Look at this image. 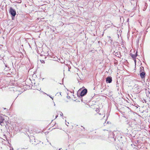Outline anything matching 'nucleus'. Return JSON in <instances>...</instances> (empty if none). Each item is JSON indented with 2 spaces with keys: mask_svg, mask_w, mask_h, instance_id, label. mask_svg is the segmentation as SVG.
Listing matches in <instances>:
<instances>
[{
  "mask_svg": "<svg viewBox=\"0 0 150 150\" xmlns=\"http://www.w3.org/2000/svg\"><path fill=\"white\" fill-rule=\"evenodd\" d=\"M9 12L11 15L12 19L13 20L16 15V12L15 10L11 7H10Z\"/></svg>",
  "mask_w": 150,
  "mask_h": 150,
  "instance_id": "nucleus-1",
  "label": "nucleus"
},
{
  "mask_svg": "<svg viewBox=\"0 0 150 150\" xmlns=\"http://www.w3.org/2000/svg\"><path fill=\"white\" fill-rule=\"evenodd\" d=\"M146 73L144 72V68L143 67H141L140 68V75L142 79H144L145 78Z\"/></svg>",
  "mask_w": 150,
  "mask_h": 150,
  "instance_id": "nucleus-2",
  "label": "nucleus"
},
{
  "mask_svg": "<svg viewBox=\"0 0 150 150\" xmlns=\"http://www.w3.org/2000/svg\"><path fill=\"white\" fill-rule=\"evenodd\" d=\"M87 93V90L86 89H84L82 90L80 93V96H83L85 95Z\"/></svg>",
  "mask_w": 150,
  "mask_h": 150,
  "instance_id": "nucleus-3",
  "label": "nucleus"
},
{
  "mask_svg": "<svg viewBox=\"0 0 150 150\" xmlns=\"http://www.w3.org/2000/svg\"><path fill=\"white\" fill-rule=\"evenodd\" d=\"M112 78L110 76H108L106 78V81L107 83H110L112 82Z\"/></svg>",
  "mask_w": 150,
  "mask_h": 150,
  "instance_id": "nucleus-4",
  "label": "nucleus"
},
{
  "mask_svg": "<svg viewBox=\"0 0 150 150\" xmlns=\"http://www.w3.org/2000/svg\"><path fill=\"white\" fill-rule=\"evenodd\" d=\"M4 120V118L3 115H0V124L1 125L3 123V121Z\"/></svg>",
  "mask_w": 150,
  "mask_h": 150,
  "instance_id": "nucleus-5",
  "label": "nucleus"
},
{
  "mask_svg": "<svg viewBox=\"0 0 150 150\" xmlns=\"http://www.w3.org/2000/svg\"><path fill=\"white\" fill-rule=\"evenodd\" d=\"M114 53H115L114 54L115 56L119 58H121V55L120 52H114Z\"/></svg>",
  "mask_w": 150,
  "mask_h": 150,
  "instance_id": "nucleus-6",
  "label": "nucleus"
},
{
  "mask_svg": "<svg viewBox=\"0 0 150 150\" xmlns=\"http://www.w3.org/2000/svg\"><path fill=\"white\" fill-rule=\"evenodd\" d=\"M130 55L131 57L132 58H133L134 59H136V57L137 56V52H136L135 54H132L131 53Z\"/></svg>",
  "mask_w": 150,
  "mask_h": 150,
  "instance_id": "nucleus-7",
  "label": "nucleus"
},
{
  "mask_svg": "<svg viewBox=\"0 0 150 150\" xmlns=\"http://www.w3.org/2000/svg\"><path fill=\"white\" fill-rule=\"evenodd\" d=\"M108 38H109V40H110V41H109H109L110 42H111L112 41V40H111V37L109 36L108 37Z\"/></svg>",
  "mask_w": 150,
  "mask_h": 150,
  "instance_id": "nucleus-8",
  "label": "nucleus"
},
{
  "mask_svg": "<svg viewBox=\"0 0 150 150\" xmlns=\"http://www.w3.org/2000/svg\"><path fill=\"white\" fill-rule=\"evenodd\" d=\"M40 62L42 63H45V61L43 60H40Z\"/></svg>",
  "mask_w": 150,
  "mask_h": 150,
  "instance_id": "nucleus-9",
  "label": "nucleus"
},
{
  "mask_svg": "<svg viewBox=\"0 0 150 150\" xmlns=\"http://www.w3.org/2000/svg\"><path fill=\"white\" fill-rule=\"evenodd\" d=\"M58 115H56V117H55V119L57 117H58Z\"/></svg>",
  "mask_w": 150,
  "mask_h": 150,
  "instance_id": "nucleus-10",
  "label": "nucleus"
},
{
  "mask_svg": "<svg viewBox=\"0 0 150 150\" xmlns=\"http://www.w3.org/2000/svg\"><path fill=\"white\" fill-rule=\"evenodd\" d=\"M134 61L135 62H136V59H134Z\"/></svg>",
  "mask_w": 150,
  "mask_h": 150,
  "instance_id": "nucleus-11",
  "label": "nucleus"
},
{
  "mask_svg": "<svg viewBox=\"0 0 150 150\" xmlns=\"http://www.w3.org/2000/svg\"><path fill=\"white\" fill-rule=\"evenodd\" d=\"M61 115L62 116V115H63V114L62 113H61V114L60 115Z\"/></svg>",
  "mask_w": 150,
  "mask_h": 150,
  "instance_id": "nucleus-12",
  "label": "nucleus"
},
{
  "mask_svg": "<svg viewBox=\"0 0 150 150\" xmlns=\"http://www.w3.org/2000/svg\"><path fill=\"white\" fill-rule=\"evenodd\" d=\"M137 88H138V86H137L136 87V88H137Z\"/></svg>",
  "mask_w": 150,
  "mask_h": 150,
  "instance_id": "nucleus-13",
  "label": "nucleus"
},
{
  "mask_svg": "<svg viewBox=\"0 0 150 150\" xmlns=\"http://www.w3.org/2000/svg\"><path fill=\"white\" fill-rule=\"evenodd\" d=\"M60 93V95H61V92H60V93Z\"/></svg>",
  "mask_w": 150,
  "mask_h": 150,
  "instance_id": "nucleus-14",
  "label": "nucleus"
},
{
  "mask_svg": "<svg viewBox=\"0 0 150 150\" xmlns=\"http://www.w3.org/2000/svg\"><path fill=\"white\" fill-rule=\"evenodd\" d=\"M83 129H85V128H84V127H83Z\"/></svg>",
  "mask_w": 150,
  "mask_h": 150,
  "instance_id": "nucleus-15",
  "label": "nucleus"
},
{
  "mask_svg": "<svg viewBox=\"0 0 150 150\" xmlns=\"http://www.w3.org/2000/svg\"><path fill=\"white\" fill-rule=\"evenodd\" d=\"M129 20V19H127V20L128 21Z\"/></svg>",
  "mask_w": 150,
  "mask_h": 150,
  "instance_id": "nucleus-16",
  "label": "nucleus"
},
{
  "mask_svg": "<svg viewBox=\"0 0 150 150\" xmlns=\"http://www.w3.org/2000/svg\"><path fill=\"white\" fill-rule=\"evenodd\" d=\"M129 20V19H127V20L128 21Z\"/></svg>",
  "mask_w": 150,
  "mask_h": 150,
  "instance_id": "nucleus-17",
  "label": "nucleus"
},
{
  "mask_svg": "<svg viewBox=\"0 0 150 150\" xmlns=\"http://www.w3.org/2000/svg\"><path fill=\"white\" fill-rule=\"evenodd\" d=\"M80 89H80V90H79V91H80Z\"/></svg>",
  "mask_w": 150,
  "mask_h": 150,
  "instance_id": "nucleus-18",
  "label": "nucleus"
},
{
  "mask_svg": "<svg viewBox=\"0 0 150 150\" xmlns=\"http://www.w3.org/2000/svg\"><path fill=\"white\" fill-rule=\"evenodd\" d=\"M69 124V122H68V123H67V124Z\"/></svg>",
  "mask_w": 150,
  "mask_h": 150,
  "instance_id": "nucleus-19",
  "label": "nucleus"
},
{
  "mask_svg": "<svg viewBox=\"0 0 150 150\" xmlns=\"http://www.w3.org/2000/svg\"><path fill=\"white\" fill-rule=\"evenodd\" d=\"M69 124V122H68V123H67V124Z\"/></svg>",
  "mask_w": 150,
  "mask_h": 150,
  "instance_id": "nucleus-20",
  "label": "nucleus"
}]
</instances>
